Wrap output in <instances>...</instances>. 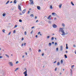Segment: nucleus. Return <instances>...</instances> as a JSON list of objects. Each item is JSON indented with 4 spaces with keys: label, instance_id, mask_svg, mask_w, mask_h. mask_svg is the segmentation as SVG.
I'll list each match as a JSON object with an SVG mask.
<instances>
[{
    "label": "nucleus",
    "instance_id": "63",
    "mask_svg": "<svg viewBox=\"0 0 76 76\" xmlns=\"http://www.w3.org/2000/svg\"><path fill=\"white\" fill-rule=\"evenodd\" d=\"M32 10V9H31V8H30L29 9V10Z\"/></svg>",
    "mask_w": 76,
    "mask_h": 76
},
{
    "label": "nucleus",
    "instance_id": "41",
    "mask_svg": "<svg viewBox=\"0 0 76 76\" xmlns=\"http://www.w3.org/2000/svg\"><path fill=\"white\" fill-rule=\"evenodd\" d=\"M18 63H19V61H17L16 62V64H18Z\"/></svg>",
    "mask_w": 76,
    "mask_h": 76
},
{
    "label": "nucleus",
    "instance_id": "43",
    "mask_svg": "<svg viewBox=\"0 0 76 76\" xmlns=\"http://www.w3.org/2000/svg\"><path fill=\"white\" fill-rule=\"evenodd\" d=\"M17 26H18V25H15V28H17Z\"/></svg>",
    "mask_w": 76,
    "mask_h": 76
},
{
    "label": "nucleus",
    "instance_id": "6",
    "mask_svg": "<svg viewBox=\"0 0 76 76\" xmlns=\"http://www.w3.org/2000/svg\"><path fill=\"white\" fill-rule=\"evenodd\" d=\"M62 50H63V46L61 45L60 46V51H62Z\"/></svg>",
    "mask_w": 76,
    "mask_h": 76
},
{
    "label": "nucleus",
    "instance_id": "29",
    "mask_svg": "<svg viewBox=\"0 0 76 76\" xmlns=\"http://www.w3.org/2000/svg\"><path fill=\"white\" fill-rule=\"evenodd\" d=\"M9 3V1H8L7 3L6 4H8V3Z\"/></svg>",
    "mask_w": 76,
    "mask_h": 76
},
{
    "label": "nucleus",
    "instance_id": "55",
    "mask_svg": "<svg viewBox=\"0 0 76 76\" xmlns=\"http://www.w3.org/2000/svg\"><path fill=\"white\" fill-rule=\"evenodd\" d=\"M38 37V35H36V38H37Z\"/></svg>",
    "mask_w": 76,
    "mask_h": 76
},
{
    "label": "nucleus",
    "instance_id": "20",
    "mask_svg": "<svg viewBox=\"0 0 76 76\" xmlns=\"http://www.w3.org/2000/svg\"><path fill=\"white\" fill-rule=\"evenodd\" d=\"M30 16H31V17H34V14H31Z\"/></svg>",
    "mask_w": 76,
    "mask_h": 76
},
{
    "label": "nucleus",
    "instance_id": "59",
    "mask_svg": "<svg viewBox=\"0 0 76 76\" xmlns=\"http://www.w3.org/2000/svg\"><path fill=\"white\" fill-rule=\"evenodd\" d=\"M2 58V56H0V58Z\"/></svg>",
    "mask_w": 76,
    "mask_h": 76
},
{
    "label": "nucleus",
    "instance_id": "28",
    "mask_svg": "<svg viewBox=\"0 0 76 76\" xmlns=\"http://www.w3.org/2000/svg\"><path fill=\"white\" fill-rule=\"evenodd\" d=\"M56 51H58V48H56Z\"/></svg>",
    "mask_w": 76,
    "mask_h": 76
},
{
    "label": "nucleus",
    "instance_id": "12",
    "mask_svg": "<svg viewBox=\"0 0 76 76\" xmlns=\"http://www.w3.org/2000/svg\"><path fill=\"white\" fill-rule=\"evenodd\" d=\"M62 6V4H61L59 5V7L60 8H61V6Z\"/></svg>",
    "mask_w": 76,
    "mask_h": 76
},
{
    "label": "nucleus",
    "instance_id": "10",
    "mask_svg": "<svg viewBox=\"0 0 76 76\" xmlns=\"http://www.w3.org/2000/svg\"><path fill=\"white\" fill-rule=\"evenodd\" d=\"M37 9H38V10H40L41 9V7H40L39 6H37Z\"/></svg>",
    "mask_w": 76,
    "mask_h": 76
},
{
    "label": "nucleus",
    "instance_id": "13",
    "mask_svg": "<svg viewBox=\"0 0 76 76\" xmlns=\"http://www.w3.org/2000/svg\"><path fill=\"white\" fill-rule=\"evenodd\" d=\"M64 56L65 58H67V55H66L65 54L64 55Z\"/></svg>",
    "mask_w": 76,
    "mask_h": 76
},
{
    "label": "nucleus",
    "instance_id": "3",
    "mask_svg": "<svg viewBox=\"0 0 76 76\" xmlns=\"http://www.w3.org/2000/svg\"><path fill=\"white\" fill-rule=\"evenodd\" d=\"M51 15H50L48 18V19L49 20H53L52 17H51Z\"/></svg>",
    "mask_w": 76,
    "mask_h": 76
},
{
    "label": "nucleus",
    "instance_id": "4",
    "mask_svg": "<svg viewBox=\"0 0 76 76\" xmlns=\"http://www.w3.org/2000/svg\"><path fill=\"white\" fill-rule=\"evenodd\" d=\"M52 26L54 28H56L57 27V26L55 24H54Z\"/></svg>",
    "mask_w": 76,
    "mask_h": 76
},
{
    "label": "nucleus",
    "instance_id": "22",
    "mask_svg": "<svg viewBox=\"0 0 76 76\" xmlns=\"http://www.w3.org/2000/svg\"><path fill=\"white\" fill-rule=\"evenodd\" d=\"M55 46H56L57 45V42H56L55 43Z\"/></svg>",
    "mask_w": 76,
    "mask_h": 76
},
{
    "label": "nucleus",
    "instance_id": "33",
    "mask_svg": "<svg viewBox=\"0 0 76 76\" xmlns=\"http://www.w3.org/2000/svg\"><path fill=\"white\" fill-rule=\"evenodd\" d=\"M13 33H14V34H15V33H16V30H14L13 31Z\"/></svg>",
    "mask_w": 76,
    "mask_h": 76
},
{
    "label": "nucleus",
    "instance_id": "23",
    "mask_svg": "<svg viewBox=\"0 0 76 76\" xmlns=\"http://www.w3.org/2000/svg\"><path fill=\"white\" fill-rule=\"evenodd\" d=\"M57 66H59V65H60V62H58L57 63Z\"/></svg>",
    "mask_w": 76,
    "mask_h": 76
},
{
    "label": "nucleus",
    "instance_id": "52",
    "mask_svg": "<svg viewBox=\"0 0 76 76\" xmlns=\"http://www.w3.org/2000/svg\"><path fill=\"white\" fill-rule=\"evenodd\" d=\"M73 47H76V45H74Z\"/></svg>",
    "mask_w": 76,
    "mask_h": 76
},
{
    "label": "nucleus",
    "instance_id": "40",
    "mask_svg": "<svg viewBox=\"0 0 76 76\" xmlns=\"http://www.w3.org/2000/svg\"><path fill=\"white\" fill-rule=\"evenodd\" d=\"M29 51H32V50H31V48H29Z\"/></svg>",
    "mask_w": 76,
    "mask_h": 76
},
{
    "label": "nucleus",
    "instance_id": "49",
    "mask_svg": "<svg viewBox=\"0 0 76 76\" xmlns=\"http://www.w3.org/2000/svg\"><path fill=\"white\" fill-rule=\"evenodd\" d=\"M41 52V50L40 49H39L38 50V52Z\"/></svg>",
    "mask_w": 76,
    "mask_h": 76
},
{
    "label": "nucleus",
    "instance_id": "17",
    "mask_svg": "<svg viewBox=\"0 0 76 76\" xmlns=\"http://www.w3.org/2000/svg\"><path fill=\"white\" fill-rule=\"evenodd\" d=\"M54 37H52L51 39V41H53V40H54Z\"/></svg>",
    "mask_w": 76,
    "mask_h": 76
},
{
    "label": "nucleus",
    "instance_id": "37",
    "mask_svg": "<svg viewBox=\"0 0 76 76\" xmlns=\"http://www.w3.org/2000/svg\"><path fill=\"white\" fill-rule=\"evenodd\" d=\"M40 33H41V32L39 31L38 33V35H39V34H40Z\"/></svg>",
    "mask_w": 76,
    "mask_h": 76
},
{
    "label": "nucleus",
    "instance_id": "36",
    "mask_svg": "<svg viewBox=\"0 0 76 76\" xmlns=\"http://www.w3.org/2000/svg\"><path fill=\"white\" fill-rule=\"evenodd\" d=\"M30 13V11L29 10H28V14H29V13Z\"/></svg>",
    "mask_w": 76,
    "mask_h": 76
},
{
    "label": "nucleus",
    "instance_id": "39",
    "mask_svg": "<svg viewBox=\"0 0 76 76\" xmlns=\"http://www.w3.org/2000/svg\"><path fill=\"white\" fill-rule=\"evenodd\" d=\"M57 68L56 67V68H55V71H56V70H57Z\"/></svg>",
    "mask_w": 76,
    "mask_h": 76
},
{
    "label": "nucleus",
    "instance_id": "16",
    "mask_svg": "<svg viewBox=\"0 0 76 76\" xmlns=\"http://www.w3.org/2000/svg\"><path fill=\"white\" fill-rule=\"evenodd\" d=\"M71 3L72 4V6H74L75 5L74 4H73V3L72 1H71Z\"/></svg>",
    "mask_w": 76,
    "mask_h": 76
},
{
    "label": "nucleus",
    "instance_id": "46",
    "mask_svg": "<svg viewBox=\"0 0 76 76\" xmlns=\"http://www.w3.org/2000/svg\"><path fill=\"white\" fill-rule=\"evenodd\" d=\"M44 55V53H42V56H43Z\"/></svg>",
    "mask_w": 76,
    "mask_h": 76
},
{
    "label": "nucleus",
    "instance_id": "64",
    "mask_svg": "<svg viewBox=\"0 0 76 76\" xmlns=\"http://www.w3.org/2000/svg\"><path fill=\"white\" fill-rule=\"evenodd\" d=\"M20 15H22V13H20Z\"/></svg>",
    "mask_w": 76,
    "mask_h": 76
},
{
    "label": "nucleus",
    "instance_id": "30",
    "mask_svg": "<svg viewBox=\"0 0 76 76\" xmlns=\"http://www.w3.org/2000/svg\"><path fill=\"white\" fill-rule=\"evenodd\" d=\"M49 45H50V46H51V43L50 42V43H49Z\"/></svg>",
    "mask_w": 76,
    "mask_h": 76
},
{
    "label": "nucleus",
    "instance_id": "19",
    "mask_svg": "<svg viewBox=\"0 0 76 76\" xmlns=\"http://www.w3.org/2000/svg\"><path fill=\"white\" fill-rule=\"evenodd\" d=\"M50 8L51 9H53V6L51 5H50Z\"/></svg>",
    "mask_w": 76,
    "mask_h": 76
},
{
    "label": "nucleus",
    "instance_id": "54",
    "mask_svg": "<svg viewBox=\"0 0 76 76\" xmlns=\"http://www.w3.org/2000/svg\"><path fill=\"white\" fill-rule=\"evenodd\" d=\"M37 17L35 16V19H37Z\"/></svg>",
    "mask_w": 76,
    "mask_h": 76
},
{
    "label": "nucleus",
    "instance_id": "25",
    "mask_svg": "<svg viewBox=\"0 0 76 76\" xmlns=\"http://www.w3.org/2000/svg\"><path fill=\"white\" fill-rule=\"evenodd\" d=\"M5 56L7 57L8 58H9V55H7V54H5Z\"/></svg>",
    "mask_w": 76,
    "mask_h": 76
},
{
    "label": "nucleus",
    "instance_id": "48",
    "mask_svg": "<svg viewBox=\"0 0 76 76\" xmlns=\"http://www.w3.org/2000/svg\"><path fill=\"white\" fill-rule=\"evenodd\" d=\"M52 44H54V42H52Z\"/></svg>",
    "mask_w": 76,
    "mask_h": 76
},
{
    "label": "nucleus",
    "instance_id": "44",
    "mask_svg": "<svg viewBox=\"0 0 76 76\" xmlns=\"http://www.w3.org/2000/svg\"><path fill=\"white\" fill-rule=\"evenodd\" d=\"M47 38H48H48H50V36H48L47 37Z\"/></svg>",
    "mask_w": 76,
    "mask_h": 76
},
{
    "label": "nucleus",
    "instance_id": "53",
    "mask_svg": "<svg viewBox=\"0 0 76 76\" xmlns=\"http://www.w3.org/2000/svg\"><path fill=\"white\" fill-rule=\"evenodd\" d=\"M28 76V74H25V76Z\"/></svg>",
    "mask_w": 76,
    "mask_h": 76
},
{
    "label": "nucleus",
    "instance_id": "56",
    "mask_svg": "<svg viewBox=\"0 0 76 76\" xmlns=\"http://www.w3.org/2000/svg\"><path fill=\"white\" fill-rule=\"evenodd\" d=\"M65 52L66 53H68V52L67 51H66Z\"/></svg>",
    "mask_w": 76,
    "mask_h": 76
},
{
    "label": "nucleus",
    "instance_id": "34",
    "mask_svg": "<svg viewBox=\"0 0 76 76\" xmlns=\"http://www.w3.org/2000/svg\"><path fill=\"white\" fill-rule=\"evenodd\" d=\"M10 34H11V31L10 32L9 34H8V35H10Z\"/></svg>",
    "mask_w": 76,
    "mask_h": 76
},
{
    "label": "nucleus",
    "instance_id": "57",
    "mask_svg": "<svg viewBox=\"0 0 76 76\" xmlns=\"http://www.w3.org/2000/svg\"><path fill=\"white\" fill-rule=\"evenodd\" d=\"M54 19L55 20H56V19H57V18H55Z\"/></svg>",
    "mask_w": 76,
    "mask_h": 76
},
{
    "label": "nucleus",
    "instance_id": "24",
    "mask_svg": "<svg viewBox=\"0 0 76 76\" xmlns=\"http://www.w3.org/2000/svg\"><path fill=\"white\" fill-rule=\"evenodd\" d=\"M18 69H19V68H17L15 70V72H16L17 70H18Z\"/></svg>",
    "mask_w": 76,
    "mask_h": 76
},
{
    "label": "nucleus",
    "instance_id": "7",
    "mask_svg": "<svg viewBox=\"0 0 76 76\" xmlns=\"http://www.w3.org/2000/svg\"><path fill=\"white\" fill-rule=\"evenodd\" d=\"M70 73H71V76H72V74H73V71H72V69H70Z\"/></svg>",
    "mask_w": 76,
    "mask_h": 76
},
{
    "label": "nucleus",
    "instance_id": "42",
    "mask_svg": "<svg viewBox=\"0 0 76 76\" xmlns=\"http://www.w3.org/2000/svg\"><path fill=\"white\" fill-rule=\"evenodd\" d=\"M69 48L68 47V46H66V49H68Z\"/></svg>",
    "mask_w": 76,
    "mask_h": 76
},
{
    "label": "nucleus",
    "instance_id": "26",
    "mask_svg": "<svg viewBox=\"0 0 76 76\" xmlns=\"http://www.w3.org/2000/svg\"><path fill=\"white\" fill-rule=\"evenodd\" d=\"M62 25L63 27H64V26H65V25L63 23L62 24Z\"/></svg>",
    "mask_w": 76,
    "mask_h": 76
},
{
    "label": "nucleus",
    "instance_id": "50",
    "mask_svg": "<svg viewBox=\"0 0 76 76\" xmlns=\"http://www.w3.org/2000/svg\"><path fill=\"white\" fill-rule=\"evenodd\" d=\"M23 39H24V38H23V37L22 38V39H21V40H22V41H23Z\"/></svg>",
    "mask_w": 76,
    "mask_h": 76
},
{
    "label": "nucleus",
    "instance_id": "47",
    "mask_svg": "<svg viewBox=\"0 0 76 76\" xmlns=\"http://www.w3.org/2000/svg\"><path fill=\"white\" fill-rule=\"evenodd\" d=\"M35 28L34 26H33L31 27V29H33V28Z\"/></svg>",
    "mask_w": 76,
    "mask_h": 76
},
{
    "label": "nucleus",
    "instance_id": "11",
    "mask_svg": "<svg viewBox=\"0 0 76 76\" xmlns=\"http://www.w3.org/2000/svg\"><path fill=\"white\" fill-rule=\"evenodd\" d=\"M30 4L31 5L34 4V1H31V2L30 3Z\"/></svg>",
    "mask_w": 76,
    "mask_h": 76
},
{
    "label": "nucleus",
    "instance_id": "27",
    "mask_svg": "<svg viewBox=\"0 0 76 76\" xmlns=\"http://www.w3.org/2000/svg\"><path fill=\"white\" fill-rule=\"evenodd\" d=\"M19 22H22V20H21V19H20V20H19Z\"/></svg>",
    "mask_w": 76,
    "mask_h": 76
},
{
    "label": "nucleus",
    "instance_id": "45",
    "mask_svg": "<svg viewBox=\"0 0 76 76\" xmlns=\"http://www.w3.org/2000/svg\"><path fill=\"white\" fill-rule=\"evenodd\" d=\"M74 66H75V65H73L71 67H72V68H73V67H74Z\"/></svg>",
    "mask_w": 76,
    "mask_h": 76
},
{
    "label": "nucleus",
    "instance_id": "51",
    "mask_svg": "<svg viewBox=\"0 0 76 76\" xmlns=\"http://www.w3.org/2000/svg\"><path fill=\"white\" fill-rule=\"evenodd\" d=\"M26 43H24V45H26Z\"/></svg>",
    "mask_w": 76,
    "mask_h": 76
},
{
    "label": "nucleus",
    "instance_id": "61",
    "mask_svg": "<svg viewBox=\"0 0 76 76\" xmlns=\"http://www.w3.org/2000/svg\"><path fill=\"white\" fill-rule=\"evenodd\" d=\"M75 54H76V50L75 51Z\"/></svg>",
    "mask_w": 76,
    "mask_h": 76
},
{
    "label": "nucleus",
    "instance_id": "31",
    "mask_svg": "<svg viewBox=\"0 0 76 76\" xmlns=\"http://www.w3.org/2000/svg\"><path fill=\"white\" fill-rule=\"evenodd\" d=\"M24 34H25V35H26V31H25V32H24Z\"/></svg>",
    "mask_w": 76,
    "mask_h": 76
},
{
    "label": "nucleus",
    "instance_id": "14",
    "mask_svg": "<svg viewBox=\"0 0 76 76\" xmlns=\"http://www.w3.org/2000/svg\"><path fill=\"white\" fill-rule=\"evenodd\" d=\"M3 16L4 17L5 16H6V14L5 13H4L2 14Z\"/></svg>",
    "mask_w": 76,
    "mask_h": 76
},
{
    "label": "nucleus",
    "instance_id": "5",
    "mask_svg": "<svg viewBox=\"0 0 76 76\" xmlns=\"http://www.w3.org/2000/svg\"><path fill=\"white\" fill-rule=\"evenodd\" d=\"M26 11V9L23 10L22 12V13H23V14L25 13Z\"/></svg>",
    "mask_w": 76,
    "mask_h": 76
},
{
    "label": "nucleus",
    "instance_id": "15",
    "mask_svg": "<svg viewBox=\"0 0 76 76\" xmlns=\"http://www.w3.org/2000/svg\"><path fill=\"white\" fill-rule=\"evenodd\" d=\"M14 3L15 4H16V3H17V2L16 1V0H15L14 1Z\"/></svg>",
    "mask_w": 76,
    "mask_h": 76
},
{
    "label": "nucleus",
    "instance_id": "32",
    "mask_svg": "<svg viewBox=\"0 0 76 76\" xmlns=\"http://www.w3.org/2000/svg\"><path fill=\"white\" fill-rule=\"evenodd\" d=\"M4 31H5V30L4 29H3L2 30V31L3 32H4V33H5V32H4Z\"/></svg>",
    "mask_w": 76,
    "mask_h": 76
},
{
    "label": "nucleus",
    "instance_id": "21",
    "mask_svg": "<svg viewBox=\"0 0 76 76\" xmlns=\"http://www.w3.org/2000/svg\"><path fill=\"white\" fill-rule=\"evenodd\" d=\"M63 60H61V64H62L63 63Z\"/></svg>",
    "mask_w": 76,
    "mask_h": 76
},
{
    "label": "nucleus",
    "instance_id": "9",
    "mask_svg": "<svg viewBox=\"0 0 76 76\" xmlns=\"http://www.w3.org/2000/svg\"><path fill=\"white\" fill-rule=\"evenodd\" d=\"M23 74H24V75L27 74V70H26V71H25V72H23Z\"/></svg>",
    "mask_w": 76,
    "mask_h": 76
},
{
    "label": "nucleus",
    "instance_id": "38",
    "mask_svg": "<svg viewBox=\"0 0 76 76\" xmlns=\"http://www.w3.org/2000/svg\"><path fill=\"white\" fill-rule=\"evenodd\" d=\"M32 32H33V30L31 31L30 32V34H32Z\"/></svg>",
    "mask_w": 76,
    "mask_h": 76
},
{
    "label": "nucleus",
    "instance_id": "8",
    "mask_svg": "<svg viewBox=\"0 0 76 76\" xmlns=\"http://www.w3.org/2000/svg\"><path fill=\"white\" fill-rule=\"evenodd\" d=\"M9 64L11 66H13V64L12 63V62H10L9 63Z\"/></svg>",
    "mask_w": 76,
    "mask_h": 76
},
{
    "label": "nucleus",
    "instance_id": "18",
    "mask_svg": "<svg viewBox=\"0 0 76 76\" xmlns=\"http://www.w3.org/2000/svg\"><path fill=\"white\" fill-rule=\"evenodd\" d=\"M52 15H56V13L55 12H53L52 13Z\"/></svg>",
    "mask_w": 76,
    "mask_h": 76
},
{
    "label": "nucleus",
    "instance_id": "58",
    "mask_svg": "<svg viewBox=\"0 0 76 76\" xmlns=\"http://www.w3.org/2000/svg\"><path fill=\"white\" fill-rule=\"evenodd\" d=\"M56 62H57V61H55L54 62V63H56Z\"/></svg>",
    "mask_w": 76,
    "mask_h": 76
},
{
    "label": "nucleus",
    "instance_id": "62",
    "mask_svg": "<svg viewBox=\"0 0 76 76\" xmlns=\"http://www.w3.org/2000/svg\"><path fill=\"white\" fill-rule=\"evenodd\" d=\"M21 46H23V44H22Z\"/></svg>",
    "mask_w": 76,
    "mask_h": 76
},
{
    "label": "nucleus",
    "instance_id": "2",
    "mask_svg": "<svg viewBox=\"0 0 76 76\" xmlns=\"http://www.w3.org/2000/svg\"><path fill=\"white\" fill-rule=\"evenodd\" d=\"M21 5L22 3H21L20 4H20H18V9L19 10H20V11H22V10H21V7L20 6H21Z\"/></svg>",
    "mask_w": 76,
    "mask_h": 76
},
{
    "label": "nucleus",
    "instance_id": "35",
    "mask_svg": "<svg viewBox=\"0 0 76 76\" xmlns=\"http://www.w3.org/2000/svg\"><path fill=\"white\" fill-rule=\"evenodd\" d=\"M48 22L49 23H51V21L50 20H49L48 21Z\"/></svg>",
    "mask_w": 76,
    "mask_h": 76
},
{
    "label": "nucleus",
    "instance_id": "1",
    "mask_svg": "<svg viewBox=\"0 0 76 76\" xmlns=\"http://www.w3.org/2000/svg\"><path fill=\"white\" fill-rule=\"evenodd\" d=\"M59 32H61L62 33L61 35L63 36H64V35H65L68 34V33H67V32L66 33H65L64 30H63V29L62 28H59Z\"/></svg>",
    "mask_w": 76,
    "mask_h": 76
},
{
    "label": "nucleus",
    "instance_id": "60",
    "mask_svg": "<svg viewBox=\"0 0 76 76\" xmlns=\"http://www.w3.org/2000/svg\"><path fill=\"white\" fill-rule=\"evenodd\" d=\"M68 45L67 44H66V47Z\"/></svg>",
    "mask_w": 76,
    "mask_h": 76
}]
</instances>
